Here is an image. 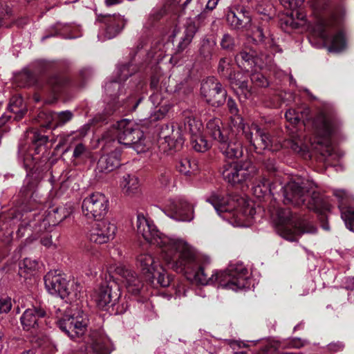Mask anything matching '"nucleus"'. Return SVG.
Instances as JSON below:
<instances>
[{"label": "nucleus", "instance_id": "1", "mask_svg": "<svg viewBox=\"0 0 354 354\" xmlns=\"http://www.w3.org/2000/svg\"><path fill=\"white\" fill-rule=\"evenodd\" d=\"M195 280L201 285L217 283L223 289L237 291L249 286L248 270L243 265L230 266L223 271H215L211 276L201 266L194 274Z\"/></svg>", "mask_w": 354, "mask_h": 354}, {"label": "nucleus", "instance_id": "2", "mask_svg": "<svg viewBox=\"0 0 354 354\" xmlns=\"http://www.w3.org/2000/svg\"><path fill=\"white\" fill-rule=\"evenodd\" d=\"M253 193L257 198H263L268 193L272 195L282 194L285 204H292L300 206L304 204L305 190L298 183L290 181L283 185L279 179L270 183L263 178L257 185L253 187Z\"/></svg>", "mask_w": 354, "mask_h": 354}, {"label": "nucleus", "instance_id": "3", "mask_svg": "<svg viewBox=\"0 0 354 354\" xmlns=\"http://www.w3.org/2000/svg\"><path fill=\"white\" fill-rule=\"evenodd\" d=\"M162 257L173 270L181 272L186 266L194 262L196 252L185 240L169 237V242L162 249Z\"/></svg>", "mask_w": 354, "mask_h": 354}, {"label": "nucleus", "instance_id": "4", "mask_svg": "<svg viewBox=\"0 0 354 354\" xmlns=\"http://www.w3.org/2000/svg\"><path fill=\"white\" fill-rule=\"evenodd\" d=\"M118 142L132 147L138 153L146 151L145 138L140 126L133 120L124 119L116 124Z\"/></svg>", "mask_w": 354, "mask_h": 354}, {"label": "nucleus", "instance_id": "5", "mask_svg": "<svg viewBox=\"0 0 354 354\" xmlns=\"http://www.w3.org/2000/svg\"><path fill=\"white\" fill-rule=\"evenodd\" d=\"M279 221L277 227V233L290 241H297V236L304 233H315L317 229L307 221H300L293 225L289 209L280 210L278 212Z\"/></svg>", "mask_w": 354, "mask_h": 354}, {"label": "nucleus", "instance_id": "6", "mask_svg": "<svg viewBox=\"0 0 354 354\" xmlns=\"http://www.w3.org/2000/svg\"><path fill=\"white\" fill-rule=\"evenodd\" d=\"M225 181L232 185L250 180L258 173V169L251 162L236 161L225 162L220 169Z\"/></svg>", "mask_w": 354, "mask_h": 354}, {"label": "nucleus", "instance_id": "7", "mask_svg": "<svg viewBox=\"0 0 354 354\" xmlns=\"http://www.w3.org/2000/svg\"><path fill=\"white\" fill-rule=\"evenodd\" d=\"M55 313L58 318L57 324L59 328L64 332L71 339H75L82 336L86 330L87 326V322L86 319L84 317L85 315L83 312L81 315L78 314L75 316L64 315L63 317H59V315H61V309L54 306Z\"/></svg>", "mask_w": 354, "mask_h": 354}, {"label": "nucleus", "instance_id": "8", "mask_svg": "<svg viewBox=\"0 0 354 354\" xmlns=\"http://www.w3.org/2000/svg\"><path fill=\"white\" fill-rule=\"evenodd\" d=\"M137 233L141 235L148 243L156 245L161 249L169 242V237L162 234L153 221L146 218L143 214L138 213L136 220Z\"/></svg>", "mask_w": 354, "mask_h": 354}, {"label": "nucleus", "instance_id": "9", "mask_svg": "<svg viewBox=\"0 0 354 354\" xmlns=\"http://www.w3.org/2000/svg\"><path fill=\"white\" fill-rule=\"evenodd\" d=\"M340 124V120L333 109L320 111L313 122L316 134L321 138H329Z\"/></svg>", "mask_w": 354, "mask_h": 354}, {"label": "nucleus", "instance_id": "10", "mask_svg": "<svg viewBox=\"0 0 354 354\" xmlns=\"http://www.w3.org/2000/svg\"><path fill=\"white\" fill-rule=\"evenodd\" d=\"M82 209L84 215L87 218L99 221L108 212L109 201L102 193H93L84 199Z\"/></svg>", "mask_w": 354, "mask_h": 354}, {"label": "nucleus", "instance_id": "11", "mask_svg": "<svg viewBox=\"0 0 354 354\" xmlns=\"http://www.w3.org/2000/svg\"><path fill=\"white\" fill-rule=\"evenodd\" d=\"M201 94L212 106H220L225 102L227 91L214 77H209L201 83Z\"/></svg>", "mask_w": 354, "mask_h": 354}, {"label": "nucleus", "instance_id": "12", "mask_svg": "<svg viewBox=\"0 0 354 354\" xmlns=\"http://www.w3.org/2000/svg\"><path fill=\"white\" fill-rule=\"evenodd\" d=\"M242 131L245 138L254 147L257 153H261L263 151L270 149L272 145L270 134L255 123L248 127H243Z\"/></svg>", "mask_w": 354, "mask_h": 354}, {"label": "nucleus", "instance_id": "13", "mask_svg": "<svg viewBox=\"0 0 354 354\" xmlns=\"http://www.w3.org/2000/svg\"><path fill=\"white\" fill-rule=\"evenodd\" d=\"M117 232L116 225L108 220H99L94 223L88 234L90 241L104 244L112 241Z\"/></svg>", "mask_w": 354, "mask_h": 354}, {"label": "nucleus", "instance_id": "14", "mask_svg": "<svg viewBox=\"0 0 354 354\" xmlns=\"http://www.w3.org/2000/svg\"><path fill=\"white\" fill-rule=\"evenodd\" d=\"M227 24L234 30L248 29L252 24V16L245 6H234L230 8L226 12Z\"/></svg>", "mask_w": 354, "mask_h": 354}, {"label": "nucleus", "instance_id": "15", "mask_svg": "<svg viewBox=\"0 0 354 354\" xmlns=\"http://www.w3.org/2000/svg\"><path fill=\"white\" fill-rule=\"evenodd\" d=\"M120 296L121 292L118 284L114 281H110L99 288L95 293L94 300L97 306L103 309L109 304L115 305Z\"/></svg>", "mask_w": 354, "mask_h": 354}, {"label": "nucleus", "instance_id": "16", "mask_svg": "<svg viewBox=\"0 0 354 354\" xmlns=\"http://www.w3.org/2000/svg\"><path fill=\"white\" fill-rule=\"evenodd\" d=\"M207 202L214 206L219 215L224 212H230L238 209L241 205L245 203L244 199L239 196L225 198L217 194H212L207 198Z\"/></svg>", "mask_w": 354, "mask_h": 354}, {"label": "nucleus", "instance_id": "17", "mask_svg": "<svg viewBox=\"0 0 354 354\" xmlns=\"http://www.w3.org/2000/svg\"><path fill=\"white\" fill-rule=\"evenodd\" d=\"M44 283L47 291L51 295L59 296L62 299L70 295L68 282L59 274L48 272L44 277Z\"/></svg>", "mask_w": 354, "mask_h": 354}, {"label": "nucleus", "instance_id": "18", "mask_svg": "<svg viewBox=\"0 0 354 354\" xmlns=\"http://www.w3.org/2000/svg\"><path fill=\"white\" fill-rule=\"evenodd\" d=\"M115 272L121 277L122 283L129 293L134 295L140 293L143 283L135 271L124 266H118L115 268Z\"/></svg>", "mask_w": 354, "mask_h": 354}, {"label": "nucleus", "instance_id": "19", "mask_svg": "<svg viewBox=\"0 0 354 354\" xmlns=\"http://www.w3.org/2000/svg\"><path fill=\"white\" fill-rule=\"evenodd\" d=\"M159 137L168 145L169 149L180 147L183 143L182 127L174 124H167L161 128Z\"/></svg>", "mask_w": 354, "mask_h": 354}, {"label": "nucleus", "instance_id": "20", "mask_svg": "<svg viewBox=\"0 0 354 354\" xmlns=\"http://www.w3.org/2000/svg\"><path fill=\"white\" fill-rule=\"evenodd\" d=\"M169 208L178 221H191L194 219V206L185 198H180L171 201Z\"/></svg>", "mask_w": 354, "mask_h": 354}, {"label": "nucleus", "instance_id": "21", "mask_svg": "<svg viewBox=\"0 0 354 354\" xmlns=\"http://www.w3.org/2000/svg\"><path fill=\"white\" fill-rule=\"evenodd\" d=\"M97 20L104 24L105 36L108 39H112L118 35L125 25L124 19L120 15H100Z\"/></svg>", "mask_w": 354, "mask_h": 354}, {"label": "nucleus", "instance_id": "22", "mask_svg": "<svg viewBox=\"0 0 354 354\" xmlns=\"http://www.w3.org/2000/svg\"><path fill=\"white\" fill-rule=\"evenodd\" d=\"M46 315V311L40 306L26 309L20 318L23 328L28 331L37 328L40 319L44 317Z\"/></svg>", "mask_w": 354, "mask_h": 354}, {"label": "nucleus", "instance_id": "23", "mask_svg": "<svg viewBox=\"0 0 354 354\" xmlns=\"http://www.w3.org/2000/svg\"><path fill=\"white\" fill-rule=\"evenodd\" d=\"M120 165V151L115 150L99 159L96 171L100 173H109Z\"/></svg>", "mask_w": 354, "mask_h": 354}, {"label": "nucleus", "instance_id": "24", "mask_svg": "<svg viewBox=\"0 0 354 354\" xmlns=\"http://www.w3.org/2000/svg\"><path fill=\"white\" fill-rule=\"evenodd\" d=\"M221 152L227 158H239L243 153L242 143L236 138H229L218 145Z\"/></svg>", "mask_w": 354, "mask_h": 354}, {"label": "nucleus", "instance_id": "25", "mask_svg": "<svg viewBox=\"0 0 354 354\" xmlns=\"http://www.w3.org/2000/svg\"><path fill=\"white\" fill-rule=\"evenodd\" d=\"M235 60L240 68L250 73L257 64L258 57L253 50L243 49L236 55Z\"/></svg>", "mask_w": 354, "mask_h": 354}, {"label": "nucleus", "instance_id": "26", "mask_svg": "<svg viewBox=\"0 0 354 354\" xmlns=\"http://www.w3.org/2000/svg\"><path fill=\"white\" fill-rule=\"evenodd\" d=\"M207 133L218 145L228 138V131L223 127V123L218 118H213L208 121L206 125Z\"/></svg>", "mask_w": 354, "mask_h": 354}, {"label": "nucleus", "instance_id": "27", "mask_svg": "<svg viewBox=\"0 0 354 354\" xmlns=\"http://www.w3.org/2000/svg\"><path fill=\"white\" fill-rule=\"evenodd\" d=\"M160 266L159 262L151 254L143 253L137 257V266L146 277H151V274H154V270Z\"/></svg>", "mask_w": 354, "mask_h": 354}, {"label": "nucleus", "instance_id": "28", "mask_svg": "<svg viewBox=\"0 0 354 354\" xmlns=\"http://www.w3.org/2000/svg\"><path fill=\"white\" fill-rule=\"evenodd\" d=\"M91 347L96 354H110L113 350L111 341L108 337L95 333L91 335Z\"/></svg>", "mask_w": 354, "mask_h": 354}, {"label": "nucleus", "instance_id": "29", "mask_svg": "<svg viewBox=\"0 0 354 354\" xmlns=\"http://www.w3.org/2000/svg\"><path fill=\"white\" fill-rule=\"evenodd\" d=\"M183 118L185 130L189 132L190 138L203 133V123L192 113L188 111H184Z\"/></svg>", "mask_w": 354, "mask_h": 354}, {"label": "nucleus", "instance_id": "30", "mask_svg": "<svg viewBox=\"0 0 354 354\" xmlns=\"http://www.w3.org/2000/svg\"><path fill=\"white\" fill-rule=\"evenodd\" d=\"M308 209L316 212L322 213L324 211H330L331 205L319 192H313L310 200L306 204Z\"/></svg>", "mask_w": 354, "mask_h": 354}, {"label": "nucleus", "instance_id": "31", "mask_svg": "<svg viewBox=\"0 0 354 354\" xmlns=\"http://www.w3.org/2000/svg\"><path fill=\"white\" fill-rule=\"evenodd\" d=\"M8 111L15 114V119L21 120L26 113L28 109L21 96H12L8 104Z\"/></svg>", "mask_w": 354, "mask_h": 354}, {"label": "nucleus", "instance_id": "32", "mask_svg": "<svg viewBox=\"0 0 354 354\" xmlns=\"http://www.w3.org/2000/svg\"><path fill=\"white\" fill-rule=\"evenodd\" d=\"M122 192L127 196H132L139 190V181L134 175L125 174L120 182Z\"/></svg>", "mask_w": 354, "mask_h": 354}, {"label": "nucleus", "instance_id": "33", "mask_svg": "<svg viewBox=\"0 0 354 354\" xmlns=\"http://www.w3.org/2000/svg\"><path fill=\"white\" fill-rule=\"evenodd\" d=\"M219 75L228 80L229 82L235 79V76H241V73H235L232 66V61L230 58L223 57L220 59L218 66Z\"/></svg>", "mask_w": 354, "mask_h": 354}, {"label": "nucleus", "instance_id": "34", "mask_svg": "<svg viewBox=\"0 0 354 354\" xmlns=\"http://www.w3.org/2000/svg\"><path fill=\"white\" fill-rule=\"evenodd\" d=\"M70 84L69 78L63 74H54L50 75L47 84L54 93H59Z\"/></svg>", "mask_w": 354, "mask_h": 354}, {"label": "nucleus", "instance_id": "35", "mask_svg": "<svg viewBox=\"0 0 354 354\" xmlns=\"http://www.w3.org/2000/svg\"><path fill=\"white\" fill-rule=\"evenodd\" d=\"M232 86L238 87V95L240 96L241 100L250 99L252 96V91L248 86V82L245 80H242V75L241 76H235L234 80L230 81Z\"/></svg>", "mask_w": 354, "mask_h": 354}, {"label": "nucleus", "instance_id": "36", "mask_svg": "<svg viewBox=\"0 0 354 354\" xmlns=\"http://www.w3.org/2000/svg\"><path fill=\"white\" fill-rule=\"evenodd\" d=\"M216 41L214 39L204 38L201 41L198 53L204 60H210L212 57L216 47Z\"/></svg>", "mask_w": 354, "mask_h": 354}, {"label": "nucleus", "instance_id": "37", "mask_svg": "<svg viewBox=\"0 0 354 354\" xmlns=\"http://www.w3.org/2000/svg\"><path fill=\"white\" fill-rule=\"evenodd\" d=\"M196 32V28L195 26H187L184 32L183 36L181 37L176 46L177 53H182L187 48V46L191 44Z\"/></svg>", "mask_w": 354, "mask_h": 354}, {"label": "nucleus", "instance_id": "38", "mask_svg": "<svg viewBox=\"0 0 354 354\" xmlns=\"http://www.w3.org/2000/svg\"><path fill=\"white\" fill-rule=\"evenodd\" d=\"M191 146L194 151L204 153L211 147L210 143L206 140L203 133L190 138Z\"/></svg>", "mask_w": 354, "mask_h": 354}, {"label": "nucleus", "instance_id": "39", "mask_svg": "<svg viewBox=\"0 0 354 354\" xmlns=\"http://www.w3.org/2000/svg\"><path fill=\"white\" fill-rule=\"evenodd\" d=\"M310 7L317 12L330 10L335 5V0H309Z\"/></svg>", "mask_w": 354, "mask_h": 354}, {"label": "nucleus", "instance_id": "40", "mask_svg": "<svg viewBox=\"0 0 354 354\" xmlns=\"http://www.w3.org/2000/svg\"><path fill=\"white\" fill-rule=\"evenodd\" d=\"M251 7L254 8L257 13L263 15L266 21L271 18L270 15L272 14L273 7L268 1L264 0L259 1L254 6L252 4Z\"/></svg>", "mask_w": 354, "mask_h": 354}, {"label": "nucleus", "instance_id": "41", "mask_svg": "<svg viewBox=\"0 0 354 354\" xmlns=\"http://www.w3.org/2000/svg\"><path fill=\"white\" fill-rule=\"evenodd\" d=\"M346 46V41L342 32L335 34L331 40L330 45L328 47L329 52H339Z\"/></svg>", "mask_w": 354, "mask_h": 354}, {"label": "nucleus", "instance_id": "42", "mask_svg": "<svg viewBox=\"0 0 354 354\" xmlns=\"http://www.w3.org/2000/svg\"><path fill=\"white\" fill-rule=\"evenodd\" d=\"M178 170L181 174L189 175L197 169V165L195 162H191L189 158H183L176 166Z\"/></svg>", "mask_w": 354, "mask_h": 354}, {"label": "nucleus", "instance_id": "43", "mask_svg": "<svg viewBox=\"0 0 354 354\" xmlns=\"http://www.w3.org/2000/svg\"><path fill=\"white\" fill-rule=\"evenodd\" d=\"M149 278H156L158 283L162 287L169 286L171 282L169 276L167 274L165 270L161 266L154 270V274H151V277Z\"/></svg>", "mask_w": 354, "mask_h": 354}, {"label": "nucleus", "instance_id": "44", "mask_svg": "<svg viewBox=\"0 0 354 354\" xmlns=\"http://www.w3.org/2000/svg\"><path fill=\"white\" fill-rule=\"evenodd\" d=\"M227 106L229 112L234 117V118H232V123L235 126L234 124L235 120L236 123L239 125L238 127L242 129V127H245V125L243 123V119L239 115V109L236 102L233 99L229 98L227 101Z\"/></svg>", "mask_w": 354, "mask_h": 354}, {"label": "nucleus", "instance_id": "45", "mask_svg": "<svg viewBox=\"0 0 354 354\" xmlns=\"http://www.w3.org/2000/svg\"><path fill=\"white\" fill-rule=\"evenodd\" d=\"M251 73L250 79L255 86L259 87H266L268 86V81L262 73L258 72Z\"/></svg>", "mask_w": 354, "mask_h": 354}, {"label": "nucleus", "instance_id": "46", "mask_svg": "<svg viewBox=\"0 0 354 354\" xmlns=\"http://www.w3.org/2000/svg\"><path fill=\"white\" fill-rule=\"evenodd\" d=\"M208 17L209 12L206 10H204L194 18L193 23L189 24L188 26H195L197 31L200 27L207 24Z\"/></svg>", "mask_w": 354, "mask_h": 354}, {"label": "nucleus", "instance_id": "47", "mask_svg": "<svg viewBox=\"0 0 354 354\" xmlns=\"http://www.w3.org/2000/svg\"><path fill=\"white\" fill-rule=\"evenodd\" d=\"M341 217L344 220L346 227L349 230L354 232V210L348 209L346 211L342 212L341 214Z\"/></svg>", "mask_w": 354, "mask_h": 354}, {"label": "nucleus", "instance_id": "48", "mask_svg": "<svg viewBox=\"0 0 354 354\" xmlns=\"http://www.w3.org/2000/svg\"><path fill=\"white\" fill-rule=\"evenodd\" d=\"M55 114L57 125H63L66 124L69 122L73 116V114L70 111H61Z\"/></svg>", "mask_w": 354, "mask_h": 354}, {"label": "nucleus", "instance_id": "49", "mask_svg": "<svg viewBox=\"0 0 354 354\" xmlns=\"http://www.w3.org/2000/svg\"><path fill=\"white\" fill-rule=\"evenodd\" d=\"M221 48L224 50H232L234 47V41L233 37L226 33L224 34L221 40Z\"/></svg>", "mask_w": 354, "mask_h": 354}, {"label": "nucleus", "instance_id": "50", "mask_svg": "<svg viewBox=\"0 0 354 354\" xmlns=\"http://www.w3.org/2000/svg\"><path fill=\"white\" fill-rule=\"evenodd\" d=\"M12 299L9 297H0V313H8L12 308Z\"/></svg>", "mask_w": 354, "mask_h": 354}, {"label": "nucleus", "instance_id": "51", "mask_svg": "<svg viewBox=\"0 0 354 354\" xmlns=\"http://www.w3.org/2000/svg\"><path fill=\"white\" fill-rule=\"evenodd\" d=\"M281 4L288 9L295 10L301 6L304 0H279Z\"/></svg>", "mask_w": 354, "mask_h": 354}, {"label": "nucleus", "instance_id": "52", "mask_svg": "<svg viewBox=\"0 0 354 354\" xmlns=\"http://www.w3.org/2000/svg\"><path fill=\"white\" fill-rule=\"evenodd\" d=\"M285 117L288 122L293 124H297L300 120L299 113L294 109L288 110L285 113Z\"/></svg>", "mask_w": 354, "mask_h": 354}, {"label": "nucleus", "instance_id": "53", "mask_svg": "<svg viewBox=\"0 0 354 354\" xmlns=\"http://www.w3.org/2000/svg\"><path fill=\"white\" fill-rule=\"evenodd\" d=\"M61 209H60L59 207H53L50 211L48 212V223L50 221V220L53 218H55V221H53L54 223H58V222L62 221L65 218V216L58 215L59 212Z\"/></svg>", "mask_w": 354, "mask_h": 354}, {"label": "nucleus", "instance_id": "54", "mask_svg": "<svg viewBox=\"0 0 354 354\" xmlns=\"http://www.w3.org/2000/svg\"><path fill=\"white\" fill-rule=\"evenodd\" d=\"M48 138L35 131L33 134L32 142L37 145H42L47 143Z\"/></svg>", "mask_w": 354, "mask_h": 354}, {"label": "nucleus", "instance_id": "55", "mask_svg": "<svg viewBox=\"0 0 354 354\" xmlns=\"http://www.w3.org/2000/svg\"><path fill=\"white\" fill-rule=\"evenodd\" d=\"M32 225L30 222L22 223L17 230V234L19 236H24L27 231H32Z\"/></svg>", "mask_w": 354, "mask_h": 354}, {"label": "nucleus", "instance_id": "56", "mask_svg": "<svg viewBox=\"0 0 354 354\" xmlns=\"http://www.w3.org/2000/svg\"><path fill=\"white\" fill-rule=\"evenodd\" d=\"M86 147L83 144L80 143L75 147L73 156L75 158H80L86 153Z\"/></svg>", "mask_w": 354, "mask_h": 354}, {"label": "nucleus", "instance_id": "57", "mask_svg": "<svg viewBox=\"0 0 354 354\" xmlns=\"http://www.w3.org/2000/svg\"><path fill=\"white\" fill-rule=\"evenodd\" d=\"M253 36L257 41L263 42L266 39V32L262 27L258 26L253 32Z\"/></svg>", "mask_w": 354, "mask_h": 354}, {"label": "nucleus", "instance_id": "58", "mask_svg": "<svg viewBox=\"0 0 354 354\" xmlns=\"http://www.w3.org/2000/svg\"><path fill=\"white\" fill-rule=\"evenodd\" d=\"M334 196L338 199L340 204H342L344 201L347 197V194L344 190L335 189L333 191Z\"/></svg>", "mask_w": 354, "mask_h": 354}, {"label": "nucleus", "instance_id": "59", "mask_svg": "<svg viewBox=\"0 0 354 354\" xmlns=\"http://www.w3.org/2000/svg\"><path fill=\"white\" fill-rule=\"evenodd\" d=\"M24 265L29 270H35L38 266V262L35 260L26 258L24 260Z\"/></svg>", "mask_w": 354, "mask_h": 354}, {"label": "nucleus", "instance_id": "60", "mask_svg": "<svg viewBox=\"0 0 354 354\" xmlns=\"http://www.w3.org/2000/svg\"><path fill=\"white\" fill-rule=\"evenodd\" d=\"M344 347V344L340 342H333L328 344L329 349L335 352L343 350Z\"/></svg>", "mask_w": 354, "mask_h": 354}, {"label": "nucleus", "instance_id": "61", "mask_svg": "<svg viewBox=\"0 0 354 354\" xmlns=\"http://www.w3.org/2000/svg\"><path fill=\"white\" fill-rule=\"evenodd\" d=\"M40 242L44 246H45L46 248H50L53 245V243L52 241V236L48 234H46V236L42 237L41 239Z\"/></svg>", "mask_w": 354, "mask_h": 354}, {"label": "nucleus", "instance_id": "62", "mask_svg": "<svg viewBox=\"0 0 354 354\" xmlns=\"http://www.w3.org/2000/svg\"><path fill=\"white\" fill-rule=\"evenodd\" d=\"M219 0H208L206 7L204 10L208 12L213 10L217 6Z\"/></svg>", "mask_w": 354, "mask_h": 354}, {"label": "nucleus", "instance_id": "63", "mask_svg": "<svg viewBox=\"0 0 354 354\" xmlns=\"http://www.w3.org/2000/svg\"><path fill=\"white\" fill-rule=\"evenodd\" d=\"M170 180V174L169 172H165L161 174L160 177V180L162 185H167V183Z\"/></svg>", "mask_w": 354, "mask_h": 354}, {"label": "nucleus", "instance_id": "64", "mask_svg": "<svg viewBox=\"0 0 354 354\" xmlns=\"http://www.w3.org/2000/svg\"><path fill=\"white\" fill-rule=\"evenodd\" d=\"M162 17V12L160 10L153 11L149 16V19L153 21L158 20Z\"/></svg>", "mask_w": 354, "mask_h": 354}]
</instances>
